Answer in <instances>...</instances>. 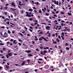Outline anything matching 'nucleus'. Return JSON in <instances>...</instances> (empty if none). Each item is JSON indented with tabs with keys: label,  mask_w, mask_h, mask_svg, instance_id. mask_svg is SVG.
I'll return each mask as SVG.
<instances>
[{
	"label": "nucleus",
	"mask_w": 73,
	"mask_h": 73,
	"mask_svg": "<svg viewBox=\"0 0 73 73\" xmlns=\"http://www.w3.org/2000/svg\"><path fill=\"white\" fill-rule=\"evenodd\" d=\"M44 36H43L41 37L40 38H39V41H42V39H44V40H45V41H48V40H46V39L44 38Z\"/></svg>",
	"instance_id": "nucleus-1"
},
{
	"label": "nucleus",
	"mask_w": 73,
	"mask_h": 73,
	"mask_svg": "<svg viewBox=\"0 0 73 73\" xmlns=\"http://www.w3.org/2000/svg\"><path fill=\"white\" fill-rule=\"evenodd\" d=\"M45 35H47V36L48 37H50V34L49 33V31H48L46 33Z\"/></svg>",
	"instance_id": "nucleus-2"
},
{
	"label": "nucleus",
	"mask_w": 73,
	"mask_h": 73,
	"mask_svg": "<svg viewBox=\"0 0 73 73\" xmlns=\"http://www.w3.org/2000/svg\"><path fill=\"white\" fill-rule=\"evenodd\" d=\"M8 34H7V33L6 32L4 34V36L3 37L4 38H5V37H8Z\"/></svg>",
	"instance_id": "nucleus-3"
},
{
	"label": "nucleus",
	"mask_w": 73,
	"mask_h": 73,
	"mask_svg": "<svg viewBox=\"0 0 73 73\" xmlns=\"http://www.w3.org/2000/svg\"><path fill=\"white\" fill-rule=\"evenodd\" d=\"M11 5H13L14 7V8H15L16 7V5H15V4L13 3V2H12L11 4Z\"/></svg>",
	"instance_id": "nucleus-4"
},
{
	"label": "nucleus",
	"mask_w": 73,
	"mask_h": 73,
	"mask_svg": "<svg viewBox=\"0 0 73 73\" xmlns=\"http://www.w3.org/2000/svg\"><path fill=\"white\" fill-rule=\"evenodd\" d=\"M54 4H56V5H58V1H54Z\"/></svg>",
	"instance_id": "nucleus-5"
},
{
	"label": "nucleus",
	"mask_w": 73,
	"mask_h": 73,
	"mask_svg": "<svg viewBox=\"0 0 73 73\" xmlns=\"http://www.w3.org/2000/svg\"><path fill=\"white\" fill-rule=\"evenodd\" d=\"M8 8V7L7 6H5V7H3V9H5V10H7V9Z\"/></svg>",
	"instance_id": "nucleus-6"
},
{
	"label": "nucleus",
	"mask_w": 73,
	"mask_h": 73,
	"mask_svg": "<svg viewBox=\"0 0 73 73\" xmlns=\"http://www.w3.org/2000/svg\"><path fill=\"white\" fill-rule=\"evenodd\" d=\"M50 27L49 26H47L45 27L46 29H47V30H49Z\"/></svg>",
	"instance_id": "nucleus-7"
},
{
	"label": "nucleus",
	"mask_w": 73,
	"mask_h": 73,
	"mask_svg": "<svg viewBox=\"0 0 73 73\" xmlns=\"http://www.w3.org/2000/svg\"><path fill=\"white\" fill-rule=\"evenodd\" d=\"M26 63L27 62H26L25 61H24L23 63L21 64V66H23L24 64H25V63Z\"/></svg>",
	"instance_id": "nucleus-8"
},
{
	"label": "nucleus",
	"mask_w": 73,
	"mask_h": 73,
	"mask_svg": "<svg viewBox=\"0 0 73 73\" xmlns=\"http://www.w3.org/2000/svg\"><path fill=\"white\" fill-rule=\"evenodd\" d=\"M8 55L9 56H12V52H11L10 53L8 54Z\"/></svg>",
	"instance_id": "nucleus-9"
},
{
	"label": "nucleus",
	"mask_w": 73,
	"mask_h": 73,
	"mask_svg": "<svg viewBox=\"0 0 73 73\" xmlns=\"http://www.w3.org/2000/svg\"><path fill=\"white\" fill-rule=\"evenodd\" d=\"M45 69H48L49 68V66L48 65H46L45 66Z\"/></svg>",
	"instance_id": "nucleus-10"
},
{
	"label": "nucleus",
	"mask_w": 73,
	"mask_h": 73,
	"mask_svg": "<svg viewBox=\"0 0 73 73\" xmlns=\"http://www.w3.org/2000/svg\"><path fill=\"white\" fill-rule=\"evenodd\" d=\"M10 9L12 11H15L16 10V9H13V8H10Z\"/></svg>",
	"instance_id": "nucleus-11"
},
{
	"label": "nucleus",
	"mask_w": 73,
	"mask_h": 73,
	"mask_svg": "<svg viewBox=\"0 0 73 73\" xmlns=\"http://www.w3.org/2000/svg\"><path fill=\"white\" fill-rule=\"evenodd\" d=\"M25 16H27V17H31V15H29V14H27L26 15H25Z\"/></svg>",
	"instance_id": "nucleus-12"
},
{
	"label": "nucleus",
	"mask_w": 73,
	"mask_h": 73,
	"mask_svg": "<svg viewBox=\"0 0 73 73\" xmlns=\"http://www.w3.org/2000/svg\"><path fill=\"white\" fill-rule=\"evenodd\" d=\"M5 67L7 69H8L9 68V66L7 65H6Z\"/></svg>",
	"instance_id": "nucleus-13"
},
{
	"label": "nucleus",
	"mask_w": 73,
	"mask_h": 73,
	"mask_svg": "<svg viewBox=\"0 0 73 73\" xmlns=\"http://www.w3.org/2000/svg\"><path fill=\"white\" fill-rule=\"evenodd\" d=\"M67 14L68 15V16H72V14H71V13H67Z\"/></svg>",
	"instance_id": "nucleus-14"
},
{
	"label": "nucleus",
	"mask_w": 73,
	"mask_h": 73,
	"mask_svg": "<svg viewBox=\"0 0 73 73\" xmlns=\"http://www.w3.org/2000/svg\"><path fill=\"white\" fill-rule=\"evenodd\" d=\"M33 12L34 13H36V14H37L38 13V12L36 10H34V11H33Z\"/></svg>",
	"instance_id": "nucleus-15"
},
{
	"label": "nucleus",
	"mask_w": 73,
	"mask_h": 73,
	"mask_svg": "<svg viewBox=\"0 0 73 73\" xmlns=\"http://www.w3.org/2000/svg\"><path fill=\"white\" fill-rule=\"evenodd\" d=\"M28 56H30V57H32V56H33V55H32V54H28Z\"/></svg>",
	"instance_id": "nucleus-16"
},
{
	"label": "nucleus",
	"mask_w": 73,
	"mask_h": 73,
	"mask_svg": "<svg viewBox=\"0 0 73 73\" xmlns=\"http://www.w3.org/2000/svg\"><path fill=\"white\" fill-rule=\"evenodd\" d=\"M14 48H16V49H19V48L17 47V46L16 45L14 47Z\"/></svg>",
	"instance_id": "nucleus-17"
},
{
	"label": "nucleus",
	"mask_w": 73,
	"mask_h": 73,
	"mask_svg": "<svg viewBox=\"0 0 73 73\" xmlns=\"http://www.w3.org/2000/svg\"><path fill=\"white\" fill-rule=\"evenodd\" d=\"M18 40L20 42H23V40H21V39H20L19 38L18 39Z\"/></svg>",
	"instance_id": "nucleus-18"
},
{
	"label": "nucleus",
	"mask_w": 73,
	"mask_h": 73,
	"mask_svg": "<svg viewBox=\"0 0 73 73\" xmlns=\"http://www.w3.org/2000/svg\"><path fill=\"white\" fill-rule=\"evenodd\" d=\"M31 50H27V53H31Z\"/></svg>",
	"instance_id": "nucleus-19"
},
{
	"label": "nucleus",
	"mask_w": 73,
	"mask_h": 73,
	"mask_svg": "<svg viewBox=\"0 0 73 73\" xmlns=\"http://www.w3.org/2000/svg\"><path fill=\"white\" fill-rule=\"evenodd\" d=\"M0 9L1 10H3V5L1 6Z\"/></svg>",
	"instance_id": "nucleus-20"
},
{
	"label": "nucleus",
	"mask_w": 73,
	"mask_h": 73,
	"mask_svg": "<svg viewBox=\"0 0 73 73\" xmlns=\"http://www.w3.org/2000/svg\"><path fill=\"white\" fill-rule=\"evenodd\" d=\"M16 40H14L13 42V44H15V42H16Z\"/></svg>",
	"instance_id": "nucleus-21"
},
{
	"label": "nucleus",
	"mask_w": 73,
	"mask_h": 73,
	"mask_svg": "<svg viewBox=\"0 0 73 73\" xmlns=\"http://www.w3.org/2000/svg\"><path fill=\"white\" fill-rule=\"evenodd\" d=\"M56 41H57L58 42H60V40H58V38H56Z\"/></svg>",
	"instance_id": "nucleus-22"
},
{
	"label": "nucleus",
	"mask_w": 73,
	"mask_h": 73,
	"mask_svg": "<svg viewBox=\"0 0 73 73\" xmlns=\"http://www.w3.org/2000/svg\"><path fill=\"white\" fill-rule=\"evenodd\" d=\"M29 11L30 12H32V11H33V9H29Z\"/></svg>",
	"instance_id": "nucleus-23"
},
{
	"label": "nucleus",
	"mask_w": 73,
	"mask_h": 73,
	"mask_svg": "<svg viewBox=\"0 0 73 73\" xmlns=\"http://www.w3.org/2000/svg\"><path fill=\"white\" fill-rule=\"evenodd\" d=\"M19 33V34L21 36H22V37H23V34H22L21 33Z\"/></svg>",
	"instance_id": "nucleus-24"
},
{
	"label": "nucleus",
	"mask_w": 73,
	"mask_h": 73,
	"mask_svg": "<svg viewBox=\"0 0 73 73\" xmlns=\"http://www.w3.org/2000/svg\"><path fill=\"white\" fill-rule=\"evenodd\" d=\"M62 36H64V33H62V34H61V35H62Z\"/></svg>",
	"instance_id": "nucleus-25"
},
{
	"label": "nucleus",
	"mask_w": 73,
	"mask_h": 73,
	"mask_svg": "<svg viewBox=\"0 0 73 73\" xmlns=\"http://www.w3.org/2000/svg\"><path fill=\"white\" fill-rule=\"evenodd\" d=\"M39 13H42V11L41 10H39Z\"/></svg>",
	"instance_id": "nucleus-26"
},
{
	"label": "nucleus",
	"mask_w": 73,
	"mask_h": 73,
	"mask_svg": "<svg viewBox=\"0 0 73 73\" xmlns=\"http://www.w3.org/2000/svg\"><path fill=\"white\" fill-rule=\"evenodd\" d=\"M6 57L7 58H9V55H8L7 54H6Z\"/></svg>",
	"instance_id": "nucleus-27"
},
{
	"label": "nucleus",
	"mask_w": 73,
	"mask_h": 73,
	"mask_svg": "<svg viewBox=\"0 0 73 73\" xmlns=\"http://www.w3.org/2000/svg\"><path fill=\"white\" fill-rule=\"evenodd\" d=\"M66 50H69V47H66Z\"/></svg>",
	"instance_id": "nucleus-28"
},
{
	"label": "nucleus",
	"mask_w": 73,
	"mask_h": 73,
	"mask_svg": "<svg viewBox=\"0 0 73 73\" xmlns=\"http://www.w3.org/2000/svg\"><path fill=\"white\" fill-rule=\"evenodd\" d=\"M47 52V51H46V50H45V51H42V52L44 53H46Z\"/></svg>",
	"instance_id": "nucleus-29"
},
{
	"label": "nucleus",
	"mask_w": 73,
	"mask_h": 73,
	"mask_svg": "<svg viewBox=\"0 0 73 73\" xmlns=\"http://www.w3.org/2000/svg\"><path fill=\"white\" fill-rule=\"evenodd\" d=\"M8 33H9V34H11V32L10 31V30H8Z\"/></svg>",
	"instance_id": "nucleus-30"
},
{
	"label": "nucleus",
	"mask_w": 73,
	"mask_h": 73,
	"mask_svg": "<svg viewBox=\"0 0 73 73\" xmlns=\"http://www.w3.org/2000/svg\"><path fill=\"white\" fill-rule=\"evenodd\" d=\"M69 44L66 43L65 44V46H68V45Z\"/></svg>",
	"instance_id": "nucleus-31"
},
{
	"label": "nucleus",
	"mask_w": 73,
	"mask_h": 73,
	"mask_svg": "<svg viewBox=\"0 0 73 73\" xmlns=\"http://www.w3.org/2000/svg\"><path fill=\"white\" fill-rule=\"evenodd\" d=\"M2 50H3V51H5V50H6V48H3L2 49Z\"/></svg>",
	"instance_id": "nucleus-32"
},
{
	"label": "nucleus",
	"mask_w": 73,
	"mask_h": 73,
	"mask_svg": "<svg viewBox=\"0 0 73 73\" xmlns=\"http://www.w3.org/2000/svg\"><path fill=\"white\" fill-rule=\"evenodd\" d=\"M21 13H22V14H23L24 13V10H22L21 11Z\"/></svg>",
	"instance_id": "nucleus-33"
},
{
	"label": "nucleus",
	"mask_w": 73,
	"mask_h": 73,
	"mask_svg": "<svg viewBox=\"0 0 73 73\" xmlns=\"http://www.w3.org/2000/svg\"><path fill=\"white\" fill-rule=\"evenodd\" d=\"M40 49H43V46H42V47L41 46H40Z\"/></svg>",
	"instance_id": "nucleus-34"
},
{
	"label": "nucleus",
	"mask_w": 73,
	"mask_h": 73,
	"mask_svg": "<svg viewBox=\"0 0 73 73\" xmlns=\"http://www.w3.org/2000/svg\"><path fill=\"white\" fill-rule=\"evenodd\" d=\"M46 16H49V14L48 13H46Z\"/></svg>",
	"instance_id": "nucleus-35"
},
{
	"label": "nucleus",
	"mask_w": 73,
	"mask_h": 73,
	"mask_svg": "<svg viewBox=\"0 0 73 73\" xmlns=\"http://www.w3.org/2000/svg\"><path fill=\"white\" fill-rule=\"evenodd\" d=\"M42 10L43 11V13H44V12H45V10H44V9H42Z\"/></svg>",
	"instance_id": "nucleus-36"
},
{
	"label": "nucleus",
	"mask_w": 73,
	"mask_h": 73,
	"mask_svg": "<svg viewBox=\"0 0 73 73\" xmlns=\"http://www.w3.org/2000/svg\"><path fill=\"white\" fill-rule=\"evenodd\" d=\"M29 21H32L33 20V19L32 18H30L29 19Z\"/></svg>",
	"instance_id": "nucleus-37"
},
{
	"label": "nucleus",
	"mask_w": 73,
	"mask_h": 73,
	"mask_svg": "<svg viewBox=\"0 0 73 73\" xmlns=\"http://www.w3.org/2000/svg\"><path fill=\"white\" fill-rule=\"evenodd\" d=\"M27 61H28V62L29 63L30 62V59H28L27 60Z\"/></svg>",
	"instance_id": "nucleus-38"
},
{
	"label": "nucleus",
	"mask_w": 73,
	"mask_h": 73,
	"mask_svg": "<svg viewBox=\"0 0 73 73\" xmlns=\"http://www.w3.org/2000/svg\"><path fill=\"white\" fill-rule=\"evenodd\" d=\"M0 44L1 45H4V44L2 43H0Z\"/></svg>",
	"instance_id": "nucleus-39"
},
{
	"label": "nucleus",
	"mask_w": 73,
	"mask_h": 73,
	"mask_svg": "<svg viewBox=\"0 0 73 73\" xmlns=\"http://www.w3.org/2000/svg\"><path fill=\"white\" fill-rule=\"evenodd\" d=\"M39 35H42V32H40L39 33Z\"/></svg>",
	"instance_id": "nucleus-40"
},
{
	"label": "nucleus",
	"mask_w": 73,
	"mask_h": 73,
	"mask_svg": "<svg viewBox=\"0 0 73 73\" xmlns=\"http://www.w3.org/2000/svg\"><path fill=\"white\" fill-rule=\"evenodd\" d=\"M9 5V4L7 3V4H6L5 5V6H8V5Z\"/></svg>",
	"instance_id": "nucleus-41"
},
{
	"label": "nucleus",
	"mask_w": 73,
	"mask_h": 73,
	"mask_svg": "<svg viewBox=\"0 0 73 73\" xmlns=\"http://www.w3.org/2000/svg\"><path fill=\"white\" fill-rule=\"evenodd\" d=\"M18 45H19V46H21V44L20 43H19Z\"/></svg>",
	"instance_id": "nucleus-42"
},
{
	"label": "nucleus",
	"mask_w": 73,
	"mask_h": 73,
	"mask_svg": "<svg viewBox=\"0 0 73 73\" xmlns=\"http://www.w3.org/2000/svg\"><path fill=\"white\" fill-rule=\"evenodd\" d=\"M9 44H10V45H12V43H11L10 44H7V45L8 46H9V45H8Z\"/></svg>",
	"instance_id": "nucleus-43"
},
{
	"label": "nucleus",
	"mask_w": 73,
	"mask_h": 73,
	"mask_svg": "<svg viewBox=\"0 0 73 73\" xmlns=\"http://www.w3.org/2000/svg\"><path fill=\"white\" fill-rule=\"evenodd\" d=\"M1 28L4 29L5 28V27L4 26H3L1 27Z\"/></svg>",
	"instance_id": "nucleus-44"
},
{
	"label": "nucleus",
	"mask_w": 73,
	"mask_h": 73,
	"mask_svg": "<svg viewBox=\"0 0 73 73\" xmlns=\"http://www.w3.org/2000/svg\"><path fill=\"white\" fill-rule=\"evenodd\" d=\"M61 14H62V15H64V12H62V11L61 12Z\"/></svg>",
	"instance_id": "nucleus-45"
},
{
	"label": "nucleus",
	"mask_w": 73,
	"mask_h": 73,
	"mask_svg": "<svg viewBox=\"0 0 73 73\" xmlns=\"http://www.w3.org/2000/svg\"><path fill=\"white\" fill-rule=\"evenodd\" d=\"M33 22H38V21L37 20L33 21Z\"/></svg>",
	"instance_id": "nucleus-46"
},
{
	"label": "nucleus",
	"mask_w": 73,
	"mask_h": 73,
	"mask_svg": "<svg viewBox=\"0 0 73 73\" xmlns=\"http://www.w3.org/2000/svg\"><path fill=\"white\" fill-rule=\"evenodd\" d=\"M24 28L26 30H27L28 29V28L26 27V26L24 27Z\"/></svg>",
	"instance_id": "nucleus-47"
},
{
	"label": "nucleus",
	"mask_w": 73,
	"mask_h": 73,
	"mask_svg": "<svg viewBox=\"0 0 73 73\" xmlns=\"http://www.w3.org/2000/svg\"><path fill=\"white\" fill-rule=\"evenodd\" d=\"M35 40H36V41H38V38H35Z\"/></svg>",
	"instance_id": "nucleus-48"
},
{
	"label": "nucleus",
	"mask_w": 73,
	"mask_h": 73,
	"mask_svg": "<svg viewBox=\"0 0 73 73\" xmlns=\"http://www.w3.org/2000/svg\"><path fill=\"white\" fill-rule=\"evenodd\" d=\"M53 42V43L54 44H56L57 43V42L56 41L54 42Z\"/></svg>",
	"instance_id": "nucleus-49"
},
{
	"label": "nucleus",
	"mask_w": 73,
	"mask_h": 73,
	"mask_svg": "<svg viewBox=\"0 0 73 73\" xmlns=\"http://www.w3.org/2000/svg\"><path fill=\"white\" fill-rule=\"evenodd\" d=\"M36 50L37 51H40V50H39L38 48H36Z\"/></svg>",
	"instance_id": "nucleus-50"
},
{
	"label": "nucleus",
	"mask_w": 73,
	"mask_h": 73,
	"mask_svg": "<svg viewBox=\"0 0 73 73\" xmlns=\"http://www.w3.org/2000/svg\"><path fill=\"white\" fill-rule=\"evenodd\" d=\"M38 64H41V62H40V61H38Z\"/></svg>",
	"instance_id": "nucleus-51"
},
{
	"label": "nucleus",
	"mask_w": 73,
	"mask_h": 73,
	"mask_svg": "<svg viewBox=\"0 0 73 73\" xmlns=\"http://www.w3.org/2000/svg\"><path fill=\"white\" fill-rule=\"evenodd\" d=\"M64 28H65V29H66V30H67V29H68V28L67 27H66L65 26L64 27Z\"/></svg>",
	"instance_id": "nucleus-52"
},
{
	"label": "nucleus",
	"mask_w": 73,
	"mask_h": 73,
	"mask_svg": "<svg viewBox=\"0 0 73 73\" xmlns=\"http://www.w3.org/2000/svg\"><path fill=\"white\" fill-rule=\"evenodd\" d=\"M33 9H36V7H33Z\"/></svg>",
	"instance_id": "nucleus-53"
},
{
	"label": "nucleus",
	"mask_w": 73,
	"mask_h": 73,
	"mask_svg": "<svg viewBox=\"0 0 73 73\" xmlns=\"http://www.w3.org/2000/svg\"><path fill=\"white\" fill-rule=\"evenodd\" d=\"M1 17H2V19H5V18L4 17H3V16H2Z\"/></svg>",
	"instance_id": "nucleus-54"
},
{
	"label": "nucleus",
	"mask_w": 73,
	"mask_h": 73,
	"mask_svg": "<svg viewBox=\"0 0 73 73\" xmlns=\"http://www.w3.org/2000/svg\"><path fill=\"white\" fill-rule=\"evenodd\" d=\"M60 53H62V49H60Z\"/></svg>",
	"instance_id": "nucleus-55"
},
{
	"label": "nucleus",
	"mask_w": 73,
	"mask_h": 73,
	"mask_svg": "<svg viewBox=\"0 0 73 73\" xmlns=\"http://www.w3.org/2000/svg\"><path fill=\"white\" fill-rule=\"evenodd\" d=\"M6 23H7V24H9V22L7 21V22H6Z\"/></svg>",
	"instance_id": "nucleus-56"
},
{
	"label": "nucleus",
	"mask_w": 73,
	"mask_h": 73,
	"mask_svg": "<svg viewBox=\"0 0 73 73\" xmlns=\"http://www.w3.org/2000/svg\"><path fill=\"white\" fill-rule=\"evenodd\" d=\"M5 15H7V12H5Z\"/></svg>",
	"instance_id": "nucleus-57"
},
{
	"label": "nucleus",
	"mask_w": 73,
	"mask_h": 73,
	"mask_svg": "<svg viewBox=\"0 0 73 73\" xmlns=\"http://www.w3.org/2000/svg\"><path fill=\"white\" fill-rule=\"evenodd\" d=\"M36 4L37 5H38V4H39V3L36 2Z\"/></svg>",
	"instance_id": "nucleus-58"
},
{
	"label": "nucleus",
	"mask_w": 73,
	"mask_h": 73,
	"mask_svg": "<svg viewBox=\"0 0 73 73\" xmlns=\"http://www.w3.org/2000/svg\"><path fill=\"white\" fill-rule=\"evenodd\" d=\"M31 2L33 4H34V3H35V2H34V1H31Z\"/></svg>",
	"instance_id": "nucleus-59"
},
{
	"label": "nucleus",
	"mask_w": 73,
	"mask_h": 73,
	"mask_svg": "<svg viewBox=\"0 0 73 73\" xmlns=\"http://www.w3.org/2000/svg\"><path fill=\"white\" fill-rule=\"evenodd\" d=\"M32 42H33V44H34L35 43V41H32Z\"/></svg>",
	"instance_id": "nucleus-60"
},
{
	"label": "nucleus",
	"mask_w": 73,
	"mask_h": 73,
	"mask_svg": "<svg viewBox=\"0 0 73 73\" xmlns=\"http://www.w3.org/2000/svg\"><path fill=\"white\" fill-rule=\"evenodd\" d=\"M10 41H13V39H11V40H10Z\"/></svg>",
	"instance_id": "nucleus-61"
},
{
	"label": "nucleus",
	"mask_w": 73,
	"mask_h": 73,
	"mask_svg": "<svg viewBox=\"0 0 73 73\" xmlns=\"http://www.w3.org/2000/svg\"><path fill=\"white\" fill-rule=\"evenodd\" d=\"M36 24H37V22H35L34 23V25H36Z\"/></svg>",
	"instance_id": "nucleus-62"
},
{
	"label": "nucleus",
	"mask_w": 73,
	"mask_h": 73,
	"mask_svg": "<svg viewBox=\"0 0 73 73\" xmlns=\"http://www.w3.org/2000/svg\"><path fill=\"white\" fill-rule=\"evenodd\" d=\"M68 29H67V31H70V29L68 28Z\"/></svg>",
	"instance_id": "nucleus-63"
},
{
	"label": "nucleus",
	"mask_w": 73,
	"mask_h": 73,
	"mask_svg": "<svg viewBox=\"0 0 73 73\" xmlns=\"http://www.w3.org/2000/svg\"><path fill=\"white\" fill-rule=\"evenodd\" d=\"M61 25H62V26H64V24H63V23H61Z\"/></svg>",
	"instance_id": "nucleus-64"
}]
</instances>
